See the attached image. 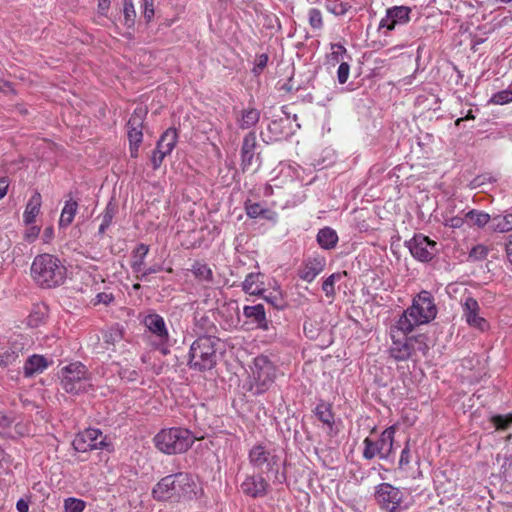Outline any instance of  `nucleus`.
Instances as JSON below:
<instances>
[{"label":"nucleus","instance_id":"nucleus-3","mask_svg":"<svg viewBox=\"0 0 512 512\" xmlns=\"http://www.w3.org/2000/svg\"><path fill=\"white\" fill-rule=\"evenodd\" d=\"M194 436L185 428L172 427L160 430L153 439L155 447L164 454L172 455L187 451L194 443Z\"/></svg>","mask_w":512,"mask_h":512},{"label":"nucleus","instance_id":"nucleus-33","mask_svg":"<svg viewBox=\"0 0 512 512\" xmlns=\"http://www.w3.org/2000/svg\"><path fill=\"white\" fill-rule=\"evenodd\" d=\"M465 218L471 225L477 227H484L489 222L491 223V217L488 213L475 209L466 212Z\"/></svg>","mask_w":512,"mask_h":512},{"label":"nucleus","instance_id":"nucleus-1","mask_svg":"<svg viewBox=\"0 0 512 512\" xmlns=\"http://www.w3.org/2000/svg\"><path fill=\"white\" fill-rule=\"evenodd\" d=\"M437 315V307L430 292L421 291L401 315L396 324V329L404 335L412 332L418 325L427 324Z\"/></svg>","mask_w":512,"mask_h":512},{"label":"nucleus","instance_id":"nucleus-27","mask_svg":"<svg viewBox=\"0 0 512 512\" xmlns=\"http://www.w3.org/2000/svg\"><path fill=\"white\" fill-rule=\"evenodd\" d=\"M245 211L248 217L256 219V218H263L267 220H274L276 217V214L271 211L270 209L264 207L261 203L252 202L250 200H247L245 202Z\"/></svg>","mask_w":512,"mask_h":512},{"label":"nucleus","instance_id":"nucleus-9","mask_svg":"<svg viewBox=\"0 0 512 512\" xmlns=\"http://www.w3.org/2000/svg\"><path fill=\"white\" fill-rule=\"evenodd\" d=\"M374 497L379 507L385 512H400L408 508L405 504V493L390 483L377 485Z\"/></svg>","mask_w":512,"mask_h":512},{"label":"nucleus","instance_id":"nucleus-4","mask_svg":"<svg viewBox=\"0 0 512 512\" xmlns=\"http://www.w3.org/2000/svg\"><path fill=\"white\" fill-rule=\"evenodd\" d=\"M191 491V479L185 473L162 478L153 488L152 495L157 501H179Z\"/></svg>","mask_w":512,"mask_h":512},{"label":"nucleus","instance_id":"nucleus-40","mask_svg":"<svg viewBox=\"0 0 512 512\" xmlns=\"http://www.w3.org/2000/svg\"><path fill=\"white\" fill-rule=\"evenodd\" d=\"M490 103L495 105H505L512 102V90H501L492 95L489 100Z\"/></svg>","mask_w":512,"mask_h":512},{"label":"nucleus","instance_id":"nucleus-50","mask_svg":"<svg viewBox=\"0 0 512 512\" xmlns=\"http://www.w3.org/2000/svg\"><path fill=\"white\" fill-rule=\"evenodd\" d=\"M114 300V296L112 293H106V292H101V293H98L94 299V304L97 305V304H104V305H108L110 304L112 301Z\"/></svg>","mask_w":512,"mask_h":512},{"label":"nucleus","instance_id":"nucleus-26","mask_svg":"<svg viewBox=\"0 0 512 512\" xmlns=\"http://www.w3.org/2000/svg\"><path fill=\"white\" fill-rule=\"evenodd\" d=\"M260 273H249L242 283V289L249 295H262L265 291Z\"/></svg>","mask_w":512,"mask_h":512},{"label":"nucleus","instance_id":"nucleus-22","mask_svg":"<svg viewBox=\"0 0 512 512\" xmlns=\"http://www.w3.org/2000/svg\"><path fill=\"white\" fill-rule=\"evenodd\" d=\"M22 350V344L16 342L0 346V366L7 367L14 364L22 353Z\"/></svg>","mask_w":512,"mask_h":512},{"label":"nucleus","instance_id":"nucleus-60","mask_svg":"<svg viewBox=\"0 0 512 512\" xmlns=\"http://www.w3.org/2000/svg\"><path fill=\"white\" fill-rule=\"evenodd\" d=\"M143 265H144V259H141V258L135 259L132 263V269L135 273H137L138 275H141L142 272L145 270V269H143Z\"/></svg>","mask_w":512,"mask_h":512},{"label":"nucleus","instance_id":"nucleus-28","mask_svg":"<svg viewBox=\"0 0 512 512\" xmlns=\"http://www.w3.org/2000/svg\"><path fill=\"white\" fill-rule=\"evenodd\" d=\"M316 240L322 249L331 250L336 247L339 238L337 232L334 229L330 227H324L318 231Z\"/></svg>","mask_w":512,"mask_h":512},{"label":"nucleus","instance_id":"nucleus-24","mask_svg":"<svg viewBox=\"0 0 512 512\" xmlns=\"http://www.w3.org/2000/svg\"><path fill=\"white\" fill-rule=\"evenodd\" d=\"M51 363L52 361L49 362L46 357L34 354L26 360L24 365V374L26 377L40 374L47 369Z\"/></svg>","mask_w":512,"mask_h":512},{"label":"nucleus","instance_id":"nucleus-5","mask_svg":"<svg viewBox=\"0 0 512 512\" xmlns=\"http://www.w3.org/2000/svg\"><path fill=\"white\" fill-rule=\"evenodd\" d=\"M217 339L213 337H199L189 351L188 365L195 371H207L214 368L217 363Z\"/></svg>","mask_w":512,"mask_h":512},{"label":"nucleus","instance_id":"nucleus-32","mask_svg":"<svg viewBox=\"0 0 512 512\" xmlns=\"http://www.w3.org/2000/svg\"><path fill=\"white\" fill-rule=\"evenodd\" d=\"M490 228L498 233H505L512 230V213L497 215L491 218Z\"/></svg>","mask_w":512,"mask_h":512},{"label":"nucleus","instance_id":"nucleus-52","mask_svg":"<svg viewBox=\"0 0 512 512\" xmlns=\"http://www.w3.org/2000/svg\"><path fill=\"white\" fill-rule=\"evenodd\" d=\"M305 335L310 339H315L318 335V329L312 322L306 321L303 326Z\"/></svg>","mask_w":512,"mask_h":512},{"label":"nucleus","instance_id":"nucleus-43","mask_svg":"<svg viewBox=\"0 0 512 512\" xmlns=\"http://www.w3.org/2000/svg\"><path fill=\"white\" fill-rule=\"evenodd\" d=\"M114 216V211L109 206L106 208L104 214L102 215V222L99 226V233L103 234L106 229L111 225L112 219Z\"/></svg>","mask_w":512,"mask_h":512},{"label":"nucleus","instance_id":"nucleus-31","mask_svg":"<svg viewBox=\"0 0 512 512\" xmlns=\"http://www.w3.org/2000/svg\"><path fill=\"white\" fill-rule=\"evenodd\" d=\"M78 203L72 199L67 200L65 205L61 211L60 219H59V227L66 228L68 227L74 220V217L77 213Z\"/></svg>","mask_w":512,"mask_h":512},{"label":"nucleus","instance_id":"nucleus-11","mask_svg":"<svg viewBox=\"0 0 512 512\" xmlns=\"http://www.w3.org/2000/svg\"><path fill=\"white\" fill-rule=\"evenodd\" d=\"M72 445L78 452L109 449L110 442L100 429L88 428L79 432L73 439Z\"/></svg>","mask_w":512,"mask_h":512},{"label":"nucleus","instance_id":"nucleus-44","mask_svg":"<svg viewBox=\"0 0 512 512\" xmlns=\"http://www.w3.org/2000/svg\"><path fill=\"white\" fill-rule=\"evenodd\" d=\"M346 54V48L339 43L331 44V59L339 62L343 59L344 55Z\"/></svg>","mask_w":512,"mask_h":512},{"label":"nucleus","instance_id":"nucleus-58","mask_svg":"<svg viewBox=\"0 0 512 512\" xmlns=\"http://www.w3.org/2000/svg\"><path fill=\"white\" fill-rule=\"evenodd\" d=\"M10 424V419L5 415L0 414V435L7 434Z\"/></svg>","mask_w":512,"mask_h":512},{"label":"nucleus","instance_id":"nucleus-47","mask_svg":"<svg viewBox=\"0 0 512 512\" xmlns=\"http://www.w3.org/2000/svg\"><path fill=\"white\" fill-rule=\"evenodd\" d=\"M143 15L149 22L154 16V0H143Z\"/></svg>","mask_w":512,"mask_h":512},{"label":"nucleus","instance_id":"nucleus-29","mask_svg":"<svg viewBox=\"0 0 512 512\" xmlns=\"http://www.w3.org/2000/svg\"><path fill=\"white\" fill-rule=\"evenodd\" d=\"M315 414L323 425L327 427L329 434L333 435L334 415L332 413L331 405L324 401H320L316 405Z\"/></svg>","mask_w":512,"mask_h":512},{"label":"nucleus","instance_id":"nucleus-41","mask_svg":"<svg viewBox=\"0 0 512 512\" xmlns=\"http://www.w3.org/2000/svg\"><path fill=\"white\" fill-rule=\"evenodd\" d=\"M465 221H467L465 218V214L463 216L462 215L449 216L447 214L443 216L444 226L453 228V229L461 228Z\"/></svg>","mask_w":512,"mask_h":512},{"label":"nucleus","instance_id":"nucleus-25","mask_svg":"<svg viewBox=\"0 0 512 512\" xmlns=\"http://www.w3.org/2000/svg\"><path fill=\"white\" fill-rule=\"evenodd\" d=\"M41 205L42 197L40 193L35 192L28 200L23 213V221L26 225H31L35 222L40 212Z\"/></svg>","mask_w":512,"mask_h":512},{"label":"nucleus","instance_id":"nucleus-2","mask_svg":"<svg viewBox=\"0 0 512 512\" xmlns=\"http://www.w3.org/2000/svg\"><path fill=\"white\" fill-rule=\"evenodd\" d=\"M67 276V269L55 255L43 253L37 255L31 264V277L43 288L62 285Z\"/></svg>","mask_w":512,"mask_h":512},{"label":"nucleus","instance_id":"nucleus-39","mask_svg":"<svg viewBox=\"0 0 512 512\" xmlns=\"http://www.w3.org/2000/svg\"><path fill=\"white\" fill-rule=\"evenodd\" d=\"M124 22L127 27H132L135 22L136 11L132 0H123Z\"/></svg>","mask_w":512,"mask_h":512},{"label":"nucleus","instance_id":"nucleus-51","mask_svg":"<svg viewBox=\"0 0 512 512\" xmlns=\"http://www.w3.org/2000/svg\"><path fill=\"white\" fill-rule=\"evenodd\" d=\"M412 339H418L417 341H413V345H415L416 348V353L421 352L423 355H425L428 350V346L425 343V337L423 335H418L412 337Z\"/></svg>","mask_w":512,"mask_h":512},{"label":"nucleus","instance_id":"nucleus-37","mask_svg":"<svg viewBox=\"0 0 512 512\" xmlns=\"http://www.w3.org/2000/svg\"><path fill=\"white\" fill-rule=\"evenodd\" d=\"M64 512H83L86 508V502L75 497H68L63 503Z\"/></svg>","mask_w":512,"mask_h":512},{"label":"nucleus","instance_id":"nucleus-14","mask_svg":"<svg viewBox=\"0 0 512 512\" xmlns=\"http://www.w3.org/2000/svg\"><path fill=\"white\" fill-rule=\"evenodd\" d=\"M406 245L411 255L420 262H428L437 254V243L423 234H416Z\"/></svg>","mask_w":512,"mask_h":512},{"label":"nucleus","instance_id":"nucleus-7","mask_svg":"<svg viewBox=\"0 0 512 512\" xmlns=\"http://www.w3.org/2000/svg\"><path fill=\"white\" fill-rule=\"evenodd\" d=\"M395 431V426H390L386 428L376 439L370 437L365 438L363 441V457L367 460H371L375 457L382 460H389L393 458Z\"/></svg>","mask_w":512,"mask_h":512},{"label":"nucleus","instance_id":"nucleus-48","mask_svg":"<svg viewBox=\"0 0 512 512\" xmlns=\"http://www.w3.org/2000/svg\"><path fill=\"white\" fill-rule=\"evenodd\" d=\"M28 226L29 227L26 229V231L24 233V238L28 242H33L38 237V235L40 233V228L38 226H35L32 224L28 225Z\"/></svg>","mask_w":512,"mask_h":512},{"label":"nucleus","instance_id":"nucleus-36","mask_svg":"<svg viewBox=\"0 0 512 512\" xmlns=\"http://www.w3.org/2000/svg\"><path fill=\"white\" fill-rule=\"evenodd\" d=\"M342 278V273H333L329 277H327L322 283V290L325 293L326 297L334 298L335 291V283Z\"/></svg>","mask_w":512,"mask_h":512},{"label":"nucleus","instance_id":"nucleus-62","mask_svg":"<svg viewBox=\"0 0 512 512\" xmlns=\"http://www.w3.org/2000/svg\"><path fill=\"white\" fill-rule=\"evenodd\" d=\"M121 333L119 331H113L111 332L110 334H106L105 335V341L107 343H114V342H117L121 339Z\"/></svg>","mask_w":512,"mask_h":512},{"label":"nucleus","instance_id":"nucleus-6","mask_svg":"<svg viewBox=\"0 0 512 512\" xmlns=\"http://www.w3.org/2000/svg\"><path fill=\"white\" fill-rule=\"evenodd\" d=\"M61 384L67 393L78 394L93 387L92 377L80 362L70 363L61 369Z\"/></svg>","mask_w":512,"mask_h":512},{"label":"nucleus","instance_id":"nucleus-13","mask_svg":"<svg viewBox=\"0 0 512 512\" xmlns=\"http://www.w3.org/2000/svg\"><path fill=\"white\" fill-rule=\"evenodd\" d=\"M460 305L462 309V318L469 327L481 332L489 329V322L481 316L480 305L475 298L467 296L461 300Z\"/></svg>","mask_w":512,"mask_h":512},{"label":"nucleus","instance_id":"nucleus-19","mask_svg":"<svg viewBox=\"0 0 512 512\" xmlns=\"http://www.w3.org/2000/svg\"><path fill=\"white\" fill-rule=\"evenodd\" d=\"M240 487L245 495L258 498L266 495L269 484L261 475H253L247 476Z\"/></svg>","mask_w":512,"mask_h":512},{"label":"nucleus","instance_id":"nucleus-35","mask_svg":"<svg viewBox=\"0 0 512 512\" xmlns=\"http://www.w3.org/2000/svg\"><path fill=\"white\" fill-rule=\"evenodd\" d=\"M47 317V307L42 306H36L33 311L30 313L27 319V323L31 327H37L44 323L45 319Z\"/></svg>","mask_w":512,"mask_h":512},{"label":"nucleus","instance_id":"nucleus-59","mask_svg":"<svg viewBox=\"0 0 512 512\" xmlns=\"http://www.w3.org/2000/svg\"><path fill=\"white\" fill-rule=\"evenodd\" d=\"M149 252V247L145 244H139L135 249V258L145 259L146 255Z\"/></svg>","mask_w":512,"mask_h":512},{"label":"nucleus","instance_id":"nucleus-34","mask_svg":"<svg viewBox=\"0 0 512 512\" xmlns=\"http://www.w3.org/2000/svg\"><path fill=\"white\" fill-rule=\"evenodd\" d=\"M191 271L195 278L201 282L211 283L213 280V272L207 264L196 262Z\"/></svg>","mask_w":512,"mask_h":512},{"label":"nucleus","instance_id":"nucleus-56","mask_svg":"<svg viewBox=\"0 0 512 512\" xmlns=\"http://www.w3.org/2000/svg\"><path fill=\"white\" fill-rule=\"evenodd\" d=\"M410 448H409V442H407L406 446L401 452L400 459H399V466L403 467L410 463Z\"/></svg>","mask_w":512,"mask_h":512},{"label":"nucleus","instance_id":"nucleus-15","mask_svg":"<svg viewBox=\"0 0 512 512\" xmlns=\"http://www.w3.org/2000/svg\"><path fill=\"white\" fill-rule=\"evenodd\" d=\"M411 8L407 6H393L386 10L385 16L380 20L379 29L388 31L395 29L397 25H405L410 21Z\"/></svg>","mask_w":512,"mask_h":512},{"label":"nucleus","instance_id":"nucleus-45","mask_svg":"<svg viewBox=\"0 0 512 512\" xmlns=\"http://www.w3.org/2000/svg\"><path fill=\"white\" fill-rule=\"evenodd\" d=\"M492 422L497 429H505L512 423V415L494 416Z\"/></svg>","mask_w":512,"mask_h":512},{"label":"nucleus","instance_id":"nucleus-8","mask_svg":"<svg viewBox=\"0 0 512 512\" xmlns=\"http://www.w3.org/2000/svg\"><path fill=\"white\" fill-rule=\"evenodd\" d=\"M248 459L252 467L261 473H277L279 471L280 455L272 445H254L249 451Z\"/></svg>","mask_w":512,"mask_h":512},{"label":"nucleus","instance_id":"nucleus-20","mask_svg":"<svg viewBox=\"0 0 512 512\" xmlns=\"http://www.w3.org/2000/svg\"><path fill=\"white\" fill-rule=\"evenodd\" d=\"M144 111L138 108L134 111L127 123V135L129 143L141 144L143 140Z\"/></svg>","mask_w":512,"mask_h":512},{"label":"nucleus","instance_id":"nucleus-63","mask_svg":"<svg viewBox=\"0 0 512 512\" xmlns=\"http://www.w3.org/2000/svg\"><path fill=\"white\" fill-rule=\"evenodd\" d=\"M505 251H506L507 260L509 261V263L512 264V234L508 238Z\"/></svg>","mask_w":512,"mask_h":512},{"label":"nucleus","instance_id":"nucleus-49","mask_svg":"<svg viewBox=\"0 0 512 512\" xmlns=\"http://www.w3.org/2000/svg\"><path fill=\"white\" fill-rule=\"evenodd\" d=\"M488 249L483 245H477L470 251V257L474 259H483L487 256Z\"/></svg>","mask_w":512,"mask_h":512},{"label":"nucleus","instance_id":"nucleus-64","mask_svg":"<svg viewBox=\"0 0 512 512\" xmlns=\"http://www.w3.org/2000/svg\"><path fill=\"white\" fill-rule=\"evenodd\" d=\"M16 508L18 512H28L29 504L24 499H19L16 503Z\"/></svg>","mask_w":512,"mask_h":512},{"label":"nucleus","instance_id":"nucleus-16","mask_svg":"<svg viewBox=\"0 0 512 512\" xmlns=\"http://www.w3.org/2000/svg\"><path fill=\"white\" fill-rule=\"evenodd\" d=\"M396 331H398L396 328L391 330L392 345L389 349L390 356L396 361L408 360L416 354L413 341H417L418 339H412V337H405L404 340L397 339Z\"/></svg>","mask_w":512,"mask_h":512},{"label":"nucleus","instance_id":"nucleus-46","mask_svg":"<svg viewBox=\"0 0 512 512\" xmlns=\"http://www.w3.org/2000/svg\"><path fill=\"white\" fill-rule=\"evenodd\" d=\"M350 72V66L346 62H342L337 70V79L340 84L347 82Z\"/></svg>","mask_w":512,"mask_h":512},{"label":"nucleus","instance_id":"nucleus-23","mask_svg":"<svg viewBox=\"0 0 512 512\" xmlns=\"http://www.w3.org/2000/svg\"><path fill=\"white\" fill-rule=\"evenodd\" d=\"M260 120V111L254 107H247L240 111L236 118L238 127L242 130L253 128Z\"/></svg>","mask_w":512,"mask_h":512},{"label":"nucleus","instance_id":"nucleus-18","mask_svg":"<svg viewBox=\"0 0 512 512\" xmlns=\"http://www.w3.org/2000/svg\"><path fill=\"white\" fill-rule=\"evenodd\" d=\"M243 315L247 319H250V322L248 324L251 325V329H260L263 331L269 330L270 322L266 317L265 308L262 304L244 306Z\"/></svg>","mask_w":512,"mask_h":512},{"label":"nucleus","instance_id":"nucleus-17","mask_svg":"<svg viewBox=\"0 0 512 512\" xmlns=\"http://www.w3.org/2000/svg\"><path fill=\"white\" fill-rule=\"evenodd\" d=\"M325 266V257L320 255L309 257L303 262L298 275L302 280L310 283L325 269Z\"/></svg>","mask_w":512,"mask_h":512},{"label":"nucleus","instance_id":"nucleus-38","mask_svg":"<svg viewBox=\"0 0 512 512\" xmlns=\"http://www.w3.org/2000/svg\"><path fill=\"white\" fill-rule=\"evenodd\" d=\"M326 9L334 15H344L348 11V4L341 0H325Z\"/></svg>","mask_w":512,"mask_h":512},{"label":"nucleus","instance_id":"nucleus-30","mask_svg":"<svg viewBox=\"0 0 512 512\" xmlns=\"http://www.w3.org/2000/svg\"><path fill=\"white\" fill-rule=\"evenodd\" d=\"M178 140V135L175 129L169 128L167 129L159 141L157 142V147L160 149L162 154H170L176 146Z\"/></svg>","mask_w":512,"mask_h":512},{"label":"nucleus","instance_id":"nucleus-10","mask_svg":"<svg viewBox=\"0 0 512 512\" xmlns=\"http://www.w3.org/2000/svg\"><path fill=\"white\" fill-rule=\"evenodd\" d=\"M143 323L150 333L152 344L166 354L170 337L164 318L159 314L150 313L144 317Z\"/></svg>","mask_w":512,"mask_h":512},{"label":"nucleus","instance_id":"nucleus-12","mask_svg":"<svg viewBox=\"0 0 512 512\" xmlns=\"http://www.w3.org/2000/svg\"><path fill=\"white\" fill-rule=\"evenodd\" d=\"M252 377L256 386V392L263 393L274 382L276 368L268 357L258 356L254 359Z\"/></svg>","mask_w":512,"mask_h":512},{"label":"nucleus","instance_id":"nucleus-55","mask_svg":"<svg viewBox=\"0 0 512 512\" xmlns=\"http://www.w3.org/2000/svg\"><path fill=\"white\" fill-rule=\"evenodd\" d=\"M57 341L58 339L55 335L45 336L39 340V345L43 348H53Z\"/></svg>","mask_w":512,"mask_h":512},{"label":"nucleus","instance_id":"nucleus-61","mask_svg":"<svg viewBox=\"0 0 512 512\" xmlns=\"http://www.w3.org/2000/svg\"><path fill=\"white\" fill-rule=\"evenodd\" d=\"M264 299L276 308H279L281 306L282 299L277 295L264 296Z\"/></svg>","mask_w":512,"mask_h":512},{"label":"nucleus","instance_id":"nucleus-53","mask_svg":"<svg viewBox=\"0 0 512 512\" xmlns=\"http://www.w3.org/2000/svg\"><path fill=\"white\" fill-rule=\"evenodd\" d=\"M268 63V56L266 54H261L258 56L256 60V64L253 68V72L255 74H259L267 65Z\"/></svg>","mask_w":512,"mask_h":512},{"label":"nucleus","instance_id":"nucleus-42","mask_svg":"<svg viewBox=\"0 0 512 512\" xmlns=\"http://www.w3.org/2000/svg\"><path fill=\"white\" fill-rule=\"evenodd\" d=\"M309 24L313 29H321L323 26V19L321 11L312 8L308 12Z\"/></svg>","mask_w":512,"mask_h":512},{"label":"nucleus","instance_id":"nucleus-21","mask_svg":"<svg viewBox=\"0 0 512 512\" xmlns=\"http://www.w3.org/2000/svg\"><path fill=\"white\" fill-rule=\"evenodd\" d=\"M256 146V133L254 131H250L244 136L241 147V166L243 170L248 169L252 165Z\"/></svg>","mask_w":512,"mask_h":512},{"label":"nucleus","instance_id":"nucleus-57","mask_svg":"<svg viewBox=\"0 0 512 512\" xmlns=\"http://www.w3.org/2000/svg\"><path fill=\"white\" fill-rule=\"evenodd\" d=\"M162 269V267L160 265H154L152 267H149L147 269H145L141 275H137V278L142 280V281H145L147 280V277L148 275L150 274H154V273H157L159 272L160 270Z\"/></svg>","mask_w":512,"mask_h":512},{"label":"nucleus","instance_id":"nucleus-54","mask_svg":"<svg viewBox=\"0 0 512 512\" xmlns=\"http://www.w3.org/2000/svg\"><path fill=\"white\" fill-rule=\"evenodd\" d=\"M168 154H162L160 152V149H158V147H156L155 151L153 152V155H152V165H153V168L154 169H157L160 167V165L162 164V161L163 159L167 156Z\"/></svg>","mask_w":512,"mask_h":512}]
</instances>
